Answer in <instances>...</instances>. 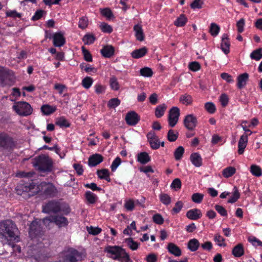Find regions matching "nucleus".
Masks as SVG:
<instances>
[{
	"label": "nucleus",
	"mask_w": 262,
	"mask_h": 262,
	"mask_svg": "<svg viewBox=\"0 0 262 262\" xmlns=\"http://www.w3.org/2000/svg\"><path fill=\"white\" fill-rule=\"evenodd\" d=\"M18 230L15 224L10 220L0 223V241L3 244L13 246V243L20 240Z\"/></svg>",
	"instance_id": "nucleus-1"
},
{
	"label": "nucleus",
	"mask_w": 262,
	"mask_h": 262,
	"mask_svg": "<svg viewBox=\"0 0 262 262\" xmlns=\"http://www.w3.org/2000/svg\"><path fill=\"white\" fill-rule=\"evenodd\" d=\"M42 212L48 214L61 212L68 215L71 211L69 205L62 200H52L45 203L42 206Z\"/></svg>",
	"instance_id": "nucleus-2"
},
{
	"label": "nucleus",
	"mask_w": 262,
	"mask_h": 262,
	"mask_svg": "<svg viewBox=\"0 0 262 262\" xmlns=\"http://www.w3.org/2000/svg\"><path fill=\"white\" fill-rule=\"evenodd\" d=\"M85 257L84 252L69 248L64 250L60 255V262H78L82 261Z\"/></svg>",
	"instance_id": "nucleus-3"
},
{
	"label": "nucleus",
	"mask_w": 262,
	"mask_h": 262,
	"mask_svg": "<svg viewBox=\"0 0 262 262\" xmlns=\"http://www.w3.org/2000/svg\"><path fill=\"white\" fill-rule=\"evenodd\" d=\"M104 251L110 254L109 256L113 259L118 260L120 262H132L128 254L120 246H108L105 247Z\"/></svg>",
	"instance_id": "nucleus-4"
},
{
	"label": "nucleus",
	"mask_w": 262,
	"mask_h": 262,
	"mask_svg": "<svg viewBox=\"0 0 262 262\" xmlns=\"http://www.w3.org/2000/svg\"><path fill=\"white\" fill-rule=\"evenodd\" d=\"M32 164L40 172H49L52 170L53 162L48 156L45 155H41L34 158Z\"/></svg>",
	"instance_id": "nucleus-5"
},
{
	"label": "nucleus",
	"mask_w": 262,
	"mask_h": 262,
	"mask_svg": "<svg viewBox=\"0 0 262 262\" xmlns=\"http://www.w3.org/2000/svg\"><path fill=\"white\" fill-rule=\"evenodd\" d=\"M15 82L13 73L5 69L0 67V85L4 87L5 86H11Z\"/></svg>",
	"instance_id": "nucleus-6"
},
{
	"label": "nucleus",
	"mask_w": 262,
	"mask_h": 262,
	"mask_svg": "<svg viewBox=\"0 0 262 262\" xmlns=\"http://www.w3.org/2000/svg\"><path fill=\"white\" fill-rule=\"evenodd\" d=\"M14 146V143L12 138L7 134L0 133V153L5 154L10 152Z\"/></svg>",
	"instance_id": "nucleus-7"
},
{
	"label": "nucleus",
	"mask_w": 262,
	"mask_h": 262,
	"mask_svg": "<svg viewBox=\"0 0 262 262\" xmlns=\"http://www.w3.org/2000/svg\"><path fill=\"white\" fill-rule=\"evenodd\" d=\"M44 223L42 221L35 220L30 224L29 227V234L30 236L33 238L37 236H40L43 233L41 224Z\"/></svg>",
	"instance_id": "nucleus-8"
},
{
	"label": "nucleus",
	"mask_w": 262,
	"mask_h": 262,
	"mask_svg": "<svg viewBox=\"0 0 262 262\" xmlns=\"http://www.w3.org/2000/svg\"><path fill=\"white\" fill-rule=\"evenodd\" d=\"M13 109L20 116H26L30 115L32 112L31 105L25 101H19L13 106Z\"/></svg>",
	"instance_id": "nucleus-9"
},
{
	"label": "nucleus",
	"mask_w": 262,
	"mask_h": 262,
	"mask_svg": "<svg viewBox=\"0 0 262 262\" xmlns=\"http://www.w3.org/2000/svg\"><path fill=\"white\" fill-rule=\"evenodd\" d=\"M45 225L50 223H54L59 227L67 226L68 221L66 217L62 215H53L47 217L43 219Z\"/></svg>",
	"instance_id": "nucleus-10"
},
{
	"label": "nucleus",
	"mask_w": 262,
	"mask_h": 262,
	"mask_svg": "<svg viewBox=\"0 0 262 262\" xmlns=\"http://www.w3.org/2000/svg\"><path fill=\"white\" fill-rule=\"evenodd\" d=\"M180 115V109L178 107L173 106L169 110L168 117L169 126L173 127L177 124Z\"/></svg>",
	"instance_id": "nucleus-11"
},
{
	"label": "nucleus",
	"mask_w": 262,
	"mask_h": 262,
	"mask_svg": "<svg viewBox=\"0 0 262 262\" xmlns=\"http://www.w3.org/2000/svg\"><path fill=\"white\" fill-rule=\"evenodd\" d=\"M140 119V116L135 111H130L128 112L126 114L125 118L126 123L131 126L136 125Z\"/></svg>",
	"instance_id": "nucleus-12"
},
{
	"label": "nucleus",
	"mask_w": 262,
	"mask_h": 262,
	"mask_svg": "<svg viewBox=\"0 0 262 262\" xmlns=\"http://www.w3.org/2000/svg\"><path fill=\"white\" fill-rule=\"evenodd\" d=\"M185 126L189 130H192L197 124L196 118L192 114L187 115L184 120Z\"/></svg>",
	"instance_id": "nucleus-13"
},
{
	"label": "nucleus",
	"mask_w": 262,
	"mask_h": 262,
	"mask_svg": "<svg viewBox=\"0 0 262 262\" xmlns=\"http://www.w3.org/2000/svg\"><path fill=\"white\" fill-rule=\"evenodd\" d=\"M63 33L58 32L53 35V45L55 47H60L63 46L66 43V39L63 36Z\"/></svg>",
	"instance_id": "nucleus-14"
},
{
	"label": "nucleus",
	"mask_w": 262,
	"mask_h": 262,
	"mask_svg": "<svg viewBox=\"0 0 262 262\" xmlns=\"http://www.w3.org/2000/svg\"><path fill=\"white\" fill-rule=\"evenodd\" d=\"M103 161V156L99 154H93L91 156L88 160V165L90 167H95Z\"/></svg>",
	"instance_id": "nucleus-15"
},
{
	"label": "nucleus",
	"mask_w": 262,
	"mask_h": 262,
	"mask_svg": "<svg viewBox=\"0 0 262 262\" xmlns=\"http://www.w3.org/2000/svg\"><path fill=\"white\" fill-rule=\"evenodd\" d=\"M247 142L248 135L245 133L241 136L238 143V152L239 155H242L244 153V149L247 146Z\"/></svg>",
	"instance_id": "nucleus-16"
},
{
	"label": "nucleus",
	"mask_w": 262,
	"mask_h": 262,
	"mask_svg": "<svg viewBox=\"0 0 262 262\" xmlns=\"http://www.w3.org/2000/svg\"><path fill=\"white\" fill-rule=\"evenodd\" d=\"M229 39L227 34L223 35L221 42V49L225 54H228L230 52V43Z\"/></svg>",
	"instance_id": "nucleus-17"
},
{
	"label": "nucleus",
	"mask_w": 262,
	"mask_h": 262,
	"mask_svg": "<svg viewBox=\"0 0 262 262\" xmlns=\"http://www.w3.org/2000/svg\"><path fill=\"white\" fill-rule=\"evenodd\" d=\"M115 49L111 45L104 46L100 50L102 55L105 58H110L114 54Z\"/></svg>",
	"instance_id": "nucleus-18"
},
{
	"label": "nucleus",
	"mask_w": 262,
	"mask_h": 262,
	"mask_svg": "<svg viewBox=\"0 0 262 262\" xmlns=\"http://www.w3.org/2000/svg\"><path fill=\"white\" fill-rule=\"evenodd\" d=\"M186 216L192 220H196L202 216V213L200 209L195 208L188 210L186 213Z\"/></svg>",
	"instance_id": "nucleus-19"
},
{
	"label": "nucleus",
	"mask_w": 262,
	"mask_h": 262,
	"mask_svg": "<svg viewBox=\"0 0 262 262\" xmlns=\"http://www.w3.org/2000/svg\"><path fill=\"white\" fill-rule=\"evenodd\" d=\"M249 75L247 73L240 74L237 77V86L239 89H243L246 84L248 80Z\"/></svg>",
	"instance_id": "nucleus-20"
},
{
	"label": "nucleus",
	"mask_w": 262,
	"mask_h": 262,
	"mask_svg": "<svg viewBox=\"0 0 262 262\" xmlns=\"http://www.w3.org/2000/svg\"><path fill=\"white\" fill-rule=\"evenodd\" d=\"M191 162L195 167H200L202 164V159L198 152L192 153L190 157Z\"/></svg>",
	"instance_id": "nucleus-21"
},
{
	"label": "nucleus",
	"mask_w": 262,
	"mask_h": 262,
	"mask_svg": "<svg viewBox=\"0 0 262 262\" xmlns=\"http://www.w3.org/2000/svg\"><path fill=\"white\" fill-rule=\"evenodd\" d=\"M168 251L176 256H180L182 254L181 250L173 243H169L167 246Z\"/></svg>",
	"instance_id": "nucleus-22"
},
{
	"label": "nucleus",
	"mask_w": 262,
	"mask_h": 262,
	"mask_svg": "<svg viewBox=\"0 0 262 262\" xmlns=\"http://www.w3.org/2000/svg\"><path fill=\"white\" fill-rule=\"evenodd\" d=\"M137 161L142 164H146L150 161V157L146 152H141L137 155Z\"/></svg>",
	"instance_id": "nucleus-23"
},
{
	"label": "nucleus",
	"mask_w": 262,
	"mask_h": 262,
	"mask_svg": "<svg viewBox=\"0 0 262 262\" xmlns=\"http://www.w3.org/2000/svg\"><path fill=\"white\" fill-rule=\"evenodd\" d=\"M135 32V36L137 39L139 41H143L144 40V35L141 26L139 24L136 25L134 27Z\"/></svg>",
	"instance_id": "nucleus-24"
},
{
	"label": "nucleus",
	"mask_w": 262,
	"mask_h": 262,
	"mask_svg": "<svg viewBox=\"0 0 262 262\" xmlns=\"http://www.w3.org/2000/svg\"><path fill=\"white\" fill-rule=\"evenodd\" d=\"M147 52L146 47H143L139 49H136L131 53L132 56L134 58H140L144 56Z\"/></svg>",
	"instance_id": "nucleus-25"
},
{
	"label": "nucleus",
	"mask_w": 262,
	"mask_h": 262,
	"mask_svg": "<svg viewBox=\"0 0 262 262\" xmlns=\"http://www.w3.org/2000/svg\"><path fill=\"white\" fill-rule=\"evenodd\" d=\"M56 192V188L51 184H48L44 190L45 194L50 197L54 196Z\"/></svg>",
	"instance_id": "nucleus-26"
},
{
	"label": "nucleus",
	"mask_w": 262,
	"mask_h": 262,
	"mask_svg": "<svg viewBox=\"0 0 262 262\" xmlns=\"http://www.w3.org/2000/svg\"><path fill=\"white\" fill-rule=\"evenodd\" d=\"M233 255L236 257H239L244 255V250L242 244H238L232 250Z\"/></svg>",
	"instance_id": "nucleus-27"
},
{
	"label": "nucleus",
	"mask_w": 262,
	"mask_h": 262,
	"mask_svg": "<svg viewBox=\"0 0 262 262\" xmlns=\"http://www.w3.org/2000/svg\"><path fill=\"white\" fill-rule=\"evenodd\" d=\"M199 246V242L195 238L190 239L188 243V248L192 252L196 251Z\"/></svg>",
	"instance_id": "nucleus-28"
},
{
	"label": "nucleus",
	"mask_w": 262,
	"mask_h": 262,
	"mask_svg": "<svg viewBox=\"0 0 262 262\" xmlns=\"http://www.w3.org/2000/svg\"><path fill=\"white\" fill-rule=\"evenodd\" d=\"M31 257L37 262H41L46 260L47 256L41 251H38L36 253H33Z\"/></svg>",
	"instance_id": "nucleus-29"
},
{
	"label": "nucleus",
	"mask_w": 262,
	"mask_h": 262,
	"mask_svg": "<svg viewBox=\"0 0 262 262\" xmlns=\"http://www.w3.org/2000/svg\"><path fill=\"white\" fill-rule=\"evenodd\" d=\"M166 108L167 106L164 103L157 106L155 109V116L156 117L161 118L162 117L166 110Z\"/></svg>",
	"instance_id": "nucleus-30"
},
{
	"label": "nucleus",
	"mask_w": 262,
	"mask_h": 262,
	"mask_svg": "<svg viewBox=\"0 0 262 262\" xmlns=\"http://www.w3.org/2000/svg\"><path fill=\"white\" fill-rule=\"evenodd\" d=\"M250 57L252 59L256 61L259 60L262 58V48H259L254 50L250 55Z\"/></svg>",
	"instance_id": "nucleus-31"
},
{
	"label": "nucleus",
	"mask_w": 262,
	"mask_h": 262,
	"mask_svg": "<svg viewBox=\"0 0 262 262\" xmlns=\"http://www.w3.org/2000/svg\"><path fill=\"white\" fill-rule=\"evenodd\" d=\"M187 21V18L184 14H181L174 21V24L177 27H181L185 25Z\"/></svg>",
	"instance_id": "nucleus-32"
},
{
	"label": "nucleus",
	"mask_w": 262,
	"mask_h": 262,
	"mask_svg": "<svg viewBox=\"0 0 262 262\" xmlns=\"http://www.w3.org/2000/svg\"><path fill=\"white\" fill-rule=\"evenodd\" d=\"M125 243L127 246L132 250H136L139 247V243L134 241L131 237L126 238L125 239Z\"/></svg>",
	"instance_id": "nucleus-33"
},
{
	"label": "nucleus",
	"mask_w": 262,
	"mask_h": 262,
	"mask_svg": "<svg viewBox=\"0 0 262 262\" xmlns=\"http://www.w3.org/2000/svg\"><path fill=\"white\" fill-rule=\"evenodd\" d=\"M87 201L90 204H94L97 199L96 195L90 191H87L85 193Z\"/></svg>",
	"instance_id": "nucleus-34"
},
{
	"label": "nucleus",
	"mask_w": 262,
	"mask_h": 262,
	"mask_svg": "<svg viewBox=\"0 0 262 262\" xmlns=\"http://www.w3.org/2000/svg\"><path fill=\"white\" fill-rule=\"evenodd\" d=\"M41 110L44 115H49L55 111L56 108L49 105H43L41 106Z\"/></svg>",
	"instance_id": "nucleus-35"
},
{
	"label": "nucleus",
	"mask_w": 262,
	"mask_h": 262,
	"mask_svg": "<svg viewBox=\"0 0 262 262\" xmlns=\"http://www.w3.org/2000/svg\"><path fill=\"white\" fill-rule=\"evenodd\" d=\"M56 124L60 127H68L70 125L68 120L63 117L58 118L56 119Z\"/></svg>",
	"instance_id": "nucleus-36"
},
{
	"label": "nucleus",
	"mask_w": 262,
	"mask_h": 262,
	"mask_svg": "<svg viewBox=\"0 0 262 262\" xmlns=\"http://www.w3.org/2000/svg\"><path fill=\"white\" fill-rule=\"evenodd\" d=\"M236 171V169L233 167H228L223 171V175L225 178H229L232 176Z\"/></svg>",
	"instance_id": "nucleus-37"
},
{
	"label": "nucleus",
	"mask_w": 262,
	"mask_h": 262,
	"mask_svg": "<svg viewBox=\"0 0 262 262\" xmlns=\"http://www.w3.org/2000/svg\"><path fill=\"white\" fill-rule=\"evenodd\" d=\"M220 30V27L215 23H211L209 28V32L213 36H216L218 35Z\"/></svg>",
	"instance_id": "nucleus-38"
},
{
	"label": "nucleus",
	"mask_w": 262,
	"mask_h": 262,
	"mask_svg": "<svg viewBox=\"0 0 262 262\" xmlns=\"http://www.w3.org/2000/svg\"><path fill=\"white\" fill-rule=\"evenodd\" d=\"M250 172L256 177H260L262 174V171L259 166L256 165H252L250 167Z\"/></svg>",
	"instance_id": "nucleus-39"
},
{
	"label": "nucleus",
	"mask_w": 262,
	"mask_h": 262,
	"mask_svg": "<svg viewBox=\"0 0 262 262\" xmlns=\"http://www.w3.org/2000/svg\"><path fill=\"white\" fill-rule=\"evenodd\" d=\"M184 152V148L183 147L179 146L174 152V156L176 160L179 161L182 159Z\"/></svg>",
	"instance_id": "nucleus-40"
},
{
	"label": "nucleus",
	"mask_w": 262,
	"mask_h": 262,
	"mask_svg": "<svg viewBox=\"0 0 262 262\" xmlns=\"http://www.w3.org/2000/svg\"><path fill=\"white\" fill-rule=\"evenodd\" d=\"M80 67L81 70H84L88 73H96L97 72L96 69L90 66L89 64H86L84 62L81 63L80 64Z\"/></svg>",
	"instance_id": "nucleus-41"
},
{
	"label": "nucleus",
	"mask_w": 262,
	"mask_h": 262,
	"mask_svg": "<svg viewBox=\"0 0 262 262\" xmlns=\"http://www.w3.org/2000/svg\"><path fill=\"white\" fill-rule=\"evenodd\" d=\"M159 198L160 201L165 205H168L171 203V198L166 193H161Z\"/></svg>",
	"instance_id": "nucleus-42"
},
{
	"label": "nucleus",
	"mask_w": 262,
	"mask_h": 262,
	"mask_svg": "<svg viewBox=\"0 0 262 262\" xmlns=\"http://www.w3.org/2000/svg\"><path fill=\"white\" fill-rule=\"evenodd\" d=\"M234 192L233 194V196L228 200V203H234L237 201V200L239 199L240 196V194L238 192V189L236 187H234L233 188Z\"/></svg>",
	"instance_id": "nucleus-43"
},
{
	"label": "nucleus",
	"mask_w": 262,
	"mask_h": 262,
	"mask_svg": "<svg viewBox=\"0 0 262 262\" xmlns=\"http://www.w3.org/2000/svg\"><path fill=\"white\" fill-rule=\"evenodd\" d=\"M178 135L179 134L178 132L174 133L173 130L170 129L167 133V139L170 142H174L177 139Z\"/></svg>",
	"instance_id": "nucleus-44"
},
{
	"label": "nucleus",
	"mask_w": 262,
	"mask_h": 262,
	"mask_svg": "<svg viewBox=\"0 0 262 262\" xmlns=\"http://www.w3.org/2000/svg\"><path fill=\"white\" fill-rule=\"evenodd\" d=\"M95 39L96 38L94 35L89 34H85L82 38L83 41L84 42L85 44L86 45L93 43Z\"/></svg>",
	"instance_id": "nucleus-45"
},
{
	"label": "nucleus",
	"mask_w": 262,
	"mask_h": 262,
	"mask_svg": "<svg viewBox=\"0 0 262 262\" xmlns=\"http://www.w3.org/2000/svg\"><path fill=\"white\" fill-rule=\"evenodd\" d=\"M180 101L184 104L189 105L192 103V97L189 95H182L180 98Z\"/></svg>",
	"instance_id": "nucleus-46"
},
{
	"label": "nucleus",
	"mask_w": 262,
	"mask_h": 262,
	"mask_svg": "<svg viewBox=\"0 0 262 262\" xmlns=\"http://www.w3.org/2000/svg\"><path fill=\"white\" fill-rule=\"evenodd\" d=\"M204 194L200 193H195L192 195L191 199L195 203H201L203 199Z\"/></svg>",
	"instance_id": "nucleus-47"
},
{
	"label": "nucleus",
	"mask_w": 262,
	"mask_h": 262,
	"mask_svg": "<svg viewBox=\"0 0 262 262\" xmlns=\"http://www.w3.org/2000/svg\"><path fill=\"white\" fill-rule=\"evenodd\" d=\"M120 104V100L117 98L111 99L108 103L107 106L110 108H115Z\"/></svg>",
	"instance_id": "nucleus-48"
},
{
	"label": "nucleus",
	"mask_w": 262,
	"mask_h": 262,
	"mask_svg": "<svg viewBox=\"0 0 262 262\" xmlns=\"http://www.w3.org/2000/svg\"><path fill=\"white\" fill-rule=\"evenodd\" d=\"M81 49L84 60L88 62L92 61L93 58L90 52L88 50H87L84 47H82L81 48Z\"/></svg>",
	"instance_id": "nucleus-49"
},
{
	"label": "nucleus",
	"mask_w": 262,
	"mask_h": 262,
	"mask_svg": "<svg viewBox=\"0 0 262 262\" xmlns=\"http://www.w3.org/2000/svg\"><path fill=\"white\" fill-rule=\"evenodd\" d=\"M88 25V18L83 16L79 19L78 23V27L81 29H85Z\"/></svg>",
	"instance_id": "nucleus-50"
},
{
	"label": "nucleus",
	"mask_w": 262,
	"mask_h": 262,
	"mask_svg": "<svg viewBox=\"0 0 262 262\" xmlns=\"http://www.w3.org/2000/svg\"><path fill=\"white\" fill-rule=\"evenodd\" d=\"M140 72V74L144 77H151L153 74L151 69L148 67L141 69Z\"/></svg>",
	"instance_id": "nucleus-51"
},
{
	"label": "nucleus",
	"mask_w": 262,
	"mask_h": 262,
	"mask_svg": "<svg viewBox=\"0 0 262 262\" xmlns=\"http://www.w3.org/2000/svg\"><path fill=\"white\" fill-rule=\"evenodd\" d=\"M182 183L180 179L176 178L174 179L171 184L170 187L175 190L180 189L181 188Z\"/></svg>",
	"instance_id": "nucleus-52"
},
{
	"label": "nucleus",
	"mask_w": 262,
	"mask_h": 262,
	"mask_svg": "<svg viewBox=\"0 0 262 262\" xmlns=\"http://www.w3.org/2000/svg\"><path fill=\"white\" fill-rule=\"evenodd\" d=\"M87 231L89 234L96 235L100 233L101 231V229L99 227H94L93 226L86 227Z\"/></svg>",
	"instance_id": "nucleus-53"
},
{
	"label": "nucleus",
	"mask_w": 262,
	"mask_h": 262,
	"mask_svg": "<svg viewBox=\"0 0 262 262\" xmlns=\"http://www.w3.org/2000/svg\"><path fill=\"white\" fill-rule=\"evenodd\" d=\"M100 27L101 30L105 33H111L113 31L112 27L105 23H101Z\"/></svg>",
	"instance_id": "nucleus-54"
},
{
	"label": "nucleus",
	"mask_w": 262,
	"mask_h": 262,
	"mask_svg": "<svg viewBox=\"0 0 262 262\" xmlns=\"http://www.w3.org/2000/svg\"><path fill=\"white\" fill-rule=\"evenodd\" d=\"M93 83V80L89 77L84 78L82 81V86L88 89L91 87Z\"/></svg>",
	"instance_id": "nucleus-55"
},
{
	"label": "nucleus",
	"mask_w": 262,
	"mask_h": 262,
	"mask_svg": "<svg viewBox=\"0 0 262 262\" xmlns=\"http://www.w3.org/2000/svg\"><path fill=\"white\" fill-rule=\"evenodd\" d=\"M110 82L111 87L112 89L116 91L119 89V83L117 81V78L113 76L111 77L110 78Z\"/></svg>",
	"instance_id": "nucleus-56"
},
{
	"label": "nucleus",
	"mask_w": 262,
	"mask_h": 262,
	"mask_svg": "<svg viewBox=\"0 0 262 262\" xmlns=\"http://www.w3.org/2000/svg\"><path fill=\"white\" fill-rule=\"evenodd\" d=\"M225 240V238L219 234H216L214 237V241L215 242L217 243V245L220 247H225L226 246V244L225 243H221L224 242Z\"/></svg>",
	"instance_id": "nucleus-57"
},
{
	"label": "nucleus",
	"mask_w": 262,
	"mask_h": 262,
	"mask_svg": "<svg viewBox=\"0 0 262 262\" xmlns=\"http://www.w3.org/2000/svg\"><path fill=\"white\" fill-rule=\"evenodd\" d=\"M214 208L222 216H226L227 215V210L222 206L215 205Z\"/></svg>",
	"instance_id": "nucleus-58"
},
{
	"label": "nucleus",
	"mask_w": 262,
	"mask_h": 262,
	"mask_svg": "<svg viewBox=\"0 0 262 262\" xmlns=\"http://www.w3.org/2000/svg\"><path fill=\"white\" fill-rule=\"evenodd\" d=\"M121 159L118 157L115 159V160L113 161L111 166V168L112 171H115L117 167L119 166V165L121 164Z\"/></svg>",
	"instance_id": "nucleus-59"
},
{
	"label": "nucleus",
	"mask_w": 262,
	"mask_h": 262,
	"mask_svg": "<svg viewBox=\"0 0 262 262\" xmlns=\"http://www.w3.org/2000/svg\"><path fill=\"white\" fill-rule=\"evenodd\" d=\"M153 221L157 224L161 225L164 222V219L160 214H155L152 216Z\"/></svg>",
	"instance_id": "nucleus-60"
},
{
	"label": "nucleus",
	"mask_w": 262,
	"mask_h": 262,
	"mask_svg": "<svg viewBox=\"0 0 262 262\" xmlns=\"http://www.w3.org/2000/svg\"><path fill=\"white\" fill-rule=\"evenodd\" d=\"M205 109L210 114H213L215 111V105L212 102H207L205 104Z\"/></svg>",
	"instance_id": "nucleus-61"
},
{
	"label": "nucleus",
	"mask_w": 262,
	"mask_h": 262,
	"mask_svg": "<svg viewBox=\"0 0 262 262\" xmlns=\"http://www.w3.org/2000/svg\"><path fill=\"white\" fill-rule=\"evenodd\" d=\"M46 11L42 10H37L34 15L32 17V20H37L39 19L43 15V14H46Z\"/></svg>",
	"instance_id": "nucleus-62"
},
{
	"label": "nucleus",
	"mask_w": 262,
	"mask_h": 262,
	"mask_svg": "<svg viewBox=\"0 0 262 262\" xmlns=\"http://www.w3.org/2000/svg\"><path fill=\"white\" fill-rule=\"evenodd\" d=\"M101 14L108 19L114 17V15L109 8H104L101 10Z\"/></svg>",
	"instance_id": "nucleus-63"
},
{
	"label": "nucleus",
	"mask_w": 262,
	"mask_h": 262,
	"mask_svg": "<svg viewBox=\"0 0 262 262\" xmlns=\"http://www.w3.org/2000/svg\"><path fill=\"white\" fill-rule=\"evenodd\" d=\"M203 3L201 0H193V2L190 4V7L192 9H201L202 7Z\"/></svg>",
	"instance_id": "nucleus-64"
}]
</instances>
